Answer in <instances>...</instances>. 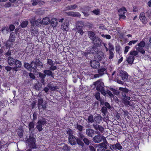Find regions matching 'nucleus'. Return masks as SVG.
Listing matches in <instances>:
<instances>
[{"label": "nucleus", "mask_w": 151, "mask_h": 151, "mask_svg": "<svg viewBox=\"0 0 151 151\" xmlns=\"http://www.w3.org/2000/svg\"><path fill=\"white\" fill-rule=\"evenodd\" d=\"M47 63L48 64L50 65V69L52 70H54L57 69V67L53 65L54 63L53 61L50 59H47Z\"/></svg>", "instance_id": "obj_12"}, {"label": "nucleus", "mask_w": 151, "mask_h": 151, "mask_svg": "<svg viewBox=\"0 0 151 151\" xmlns=\"http://www.w3.org/2000/svg\"><path fill=\"white\" fill-rule=\"evenodd\" d=\"M105 138L103 135H97L95 136L93 138V140L96 143L100 142L102 140H104Z\"/></svg>", "instance_id": "obj_8"}, {"label": "nucleus", "mask_w": 151, "mask_h": 151, "mask_svg": "<svg viewBox=\"0 0 151 151\" xmlns=\"http://www.w3.org/2000/svg\"><path fill=\"white\" fill-rule=\"evenodd\" d=\"M14 65H15V66L13 68V70L16 72L19 70L21 68L22 66V63L20 61L16 59Z\"/></svg>", "instance_id": "obj_7"}, {"label": "nucleus", "mask_w": 151, "mask_h": 151, "mask_svg": "<svg viewBox=\"0 0 151 151\" xmlns=\"http://www.w3.org/2000/svg\"><path fill=\"white\" fill-rule=\"evenodd\" d=\"M108 45L109 47V51H111V50H114V46L111 43H109Z\"/></svg>", "instance_id": "obj_44"}, {"label": "nucleus", "mask_w": 151, "mask_h": 151, "mask_svg": "<svg viewBox=\"0 0 151 151\" xmlns=\"http://www.w3.org/2000/svg\"><path fill=\"white\" fill-rule=\"evenodd\" d=\"M126 11V9L124 7H123L119 9V14H125Z\"/></svg>", "instance_id": "obj_32"}, {"label": "nucleus", "mask_w": 151, "mask_h": 151, "mask_svg": "<svg viewBox=\"0 0 151 151\" xmlns=\"http://www.w3.org/2000/svg\"><path fill=\"white\" fill-rule=\"evenodd\" d=\"M100 93L99 92L96 93L95 96L97 100L100 101L102 103V99H101L100 96Z\"/></svg>", "instance_id": "obj_37"}, {"label": "nucleus", "mask_w": 151, "mask_h": 151, "mask_svg": "<svg viewBox=\"0 0 151 151\" xmlns=\"http://www.w3.org/2000/svg\"><path fill=\"white\" fill-rule=\"evenodd\" d=\"M76 142L77 144L81 146H83L84 144L82 141L79 138L77 139Z\"/></svg>", "instance_id": "obj_42"}, {"label": "nucleus", "mask_w": 151, "mask_h": 151, "mask_svg": "<svg viewBox=\"0 0 151 151\" xmlns=\"http://www.w3.org/2000/svg\"><path fill=\"white\" fill-rule=\"evenodd\" d=\"M88 35L89 37L91 40L92 41L94 40L96 36L94 33L93 32L89 31L88 32Z\"/></svg>", "instance_id": "obj_30"}, {"label": "nucleus", "mask_w": 151, "mask_h": 151, "mask_svg": "<svg viewBox=\"0 0 151 151\" xmlns=\"http://www.w3.org/2000/svg\"><path fill=\"white\" fill-rule=\"evenodd\" d=\"M136 49L137 51L140 52L142 54H144L145 53V52L143 48H142L139 47H136Z\"/></svg>", "instance_id": "obj_41"}, {"label": "nucleus", "mask_w": 151, "mask_h": 151, "mask_svg": "<svg viewBox=\"0 0 151 151\" xmlns=\"http://www.w3.org/2000/svg\"><path fill=\"white\" fill-rule=\"evenodd\" d=\"M139 19L143 24H145L147 23V20L144 12H142L140 13L139 15Z\"/></svg>", "instance_id": "obj_18"}, {"label": "nucleus", "mask_w": 151, "mask_h": 151, "mask_svg": "<svg viewBox=\"0 0 151 151\" xmlns=\"http://www.w3.org/2000/svg\"><path fill=\"white\" fill-rule=\"evenodd\" d=\"M94 133V131L91 129H86V134L89 137H92Z\"/></svg>", "instance_id": "obj_22"}, {"label": "nucleus", "mask_w": 151, "mask_h": 151, "mask_svg": "<svg viewBox=\"0 0 151 151\" xmlns=\"http://www.w3.org/2000/svg\"><path fill=\"white\" fill-rule=\"evenodd\" d=\"M28 24V22L27 21H25L22 22L21 25L22 27H26Z\"/></svg>", "instance_id": "obj_43"}, {"label": "nucleus", "mask_w": 151, "mask_h": 151, "mask_svg": "<svg viewBox=\"0 0 151 151\" xmlns=\"http://www.w3.org/2000/svg\"><path fill=\"white\" fill-rule=\"evenodd\" d=\"M101 111L103 113V116H104L106 115V114L107 112V109L105 106H103L101 109Z\"/></svg>", "instance_id": "obj_35"}, {"label": "nucleus", "mask_w": 151, "mask_h": 151, "mask_svg": "<svg viewBox=\"0 0 151 151\" xmlns=\"http://www.w3.org/2000/svg\"><path fill=\"white\" fill-rule=\"evenodd\" d=\"M138 42V40H132L130 41L128 44V45L130 46L132 44H134Z\"/></svg>", "instance_id": "obj_50"}, {"label": "nucleus", "mask_w": 151, "mask_h": 151, "mask_svg": "<svg viewBox=\"0 0 151 151\" xmlns=\"http://www.w3.org/2000/svg\"><path fill=\"white\" fill-rule=\"evenodd\" d=\"M9 29L8 27H3L1 31L3 34L6 35L8 33Z\"/></svg>", "instance_id": "obj_34"}, {"label": "nucleus", "mask_w": 151, "mask_h": 151, "mask_svg": "<svg viewBox=\"0 0 151 151\" xmlns=\"http://www.w3.org/2000/svg\"><path fill=\"white\" fill-rule=\"evenodd\" d=\"M78 8L77 5L76 4H70L66 7V10H74Z\"/></svg>", "instance_id": "obj_24"}, {"label": "nucleus", "mask_w": 151, "mask_h": 151, "mask_svg": "<svg viewBox=\"0 0 151 151\" xmlns=\"http://www.w3.org/2000/svg\"><path fill=\"white\" fill-rule=\"evenodd\" d=\"M83 127L81 125L77 124L76 127V128L79 131H81L83 129Z\"/></svg>", "instance_id": "obj_52"}, {"label": "nucleus", "mask_w": 151, "mask_h": 151, "mask_svg": "<svg viewBox=\"0 0 151 151\" xmlns=\"http://www.w3.org/2000/svg\"><path fill=\"white\" fill-rule=\"evenodd\" d=\"M97 49L96 47H93L91 50V52L93 53H94L95 52H97Z\"/></svg>", "instance_id": "obj_58"}, {"label": "nucleus", "mask_w": 151, "mask_h": 151, "mask_svg": "<svg viewBox=\"0 0 151 151\" xmlns=\"http://www.w3.org/2000/svg\"><path fill=\"white\" fill-rule=\"evenodd\" d=\"M101 36L103 37H104V38L105 37L106 39H108V40L110 39L111 38V36L109 35H104V34H102L101 35Z\"/></svg>", "instance_id": "obj_48"}, {"label": "nucleus", "mask_w": 151, "mask_h": 151, "mask_svg": "<svg viewBox=\"0 0 151 151\" xmlns=\"http://www.w3.org/2000/svg\"><path fill=\"white\" fill-rule=\"evenodd\" d=\"M138 54V52L137 51H130L129 53L130 55H133L134 56L137 55Z\"/></svg>", "instance_id": "obj_45"}, {"label": "nucleus", "mask_w": 151, "mask_h": 151, "mask_svg": "<svg viewBox=\"0 0 151 151\" xmlns=\"http://www.w3.org/2000/svg\"><path fill=\"white\" fill-rule=\"evenodd\" d=\"M130 48V47H129V46H127L126 47L124 51V53H127L128 51Z\"/></svg>", "instance_id": "obj_64"}, {"label": "nucleus", "mask_w": 151, "mask_h": 151, "mask_svg": "<svg viewBox=\"0 0 151 151\" xmlns=\"http://www.w3.org/2000/svg\"><path fill=\"white\" fill-rule=\"evenodd\" d=\"M93 84L96 86V89L98 91L101 90V89L104 88V83L101 79L94 82Z\"/></svg>", "instance_id": "obj_5"}, {"label": "nucleus", "mask_w": 151, "mask_h": 151, "mask_svg": "<svg viewBox=\"0 0 151 151\" xmlns=\"http://www.w3.org/2000/svg\"><path fill=\"white\" fill-rule=\"evenodd\" d=\"M145 42L143 40L141 41L138 44H137L135 46V48L136 49V47H139L142 48L144 47L145 46Z\"/></svg>", "instance_id": "obj_33"}, {"label": "nucleus", "mask_w": 151, "mask_h": 151, "mask_svg": "<svg viewBox=\"0 0 151 151\" xmlns=\"http://www.w3.org/2000/svg\"><path fill=\"white\" fill-rule=\"evenodd\" d=\"M31 32L33 35H35L37 33L38 31L37 27H35L34 24H32L31 29Z\"/></svg>", "instance_id": "obj_27"}, {"label": "nucleus", "mask_w": 151, "mask_h": 151, "mask_svg": "<svg viewBox=\"0 0 151 151\" xmlns=\"http://www.w3.org/2000/svg\"><path fill=\"white\" fill-rule=\"evenodd\" d=\"M15 39V33L14 32H12L10 34L9 40L6 42L5 45L7 47H12L13 42Z\"/></svg>", "instance_id": "obj_1"}, {"label": "nucleus", "mask_w": 151, "mask_h": 151, "mask_svg": "<svg viewBox=\"0 0 151 151\" xmlns=\"http://www.w3.org/2000/svg\"><path fill=\"white\" fill-rule=\"evenodd\" d=\"M66 14L69 16L73 17H80L81 16V14L78 12L70 11L66 12Z\"/></svg>", "instance_id": "obj_13"}, {"label": "nucleus", "mask_w": 151, "mask_h": 151, "mask_svg": "<svg viewBox=\"0 0 151 151\" xmlns=\"http://www.w3.org/2000/svg\"><path fill=\"white\" fill-rule=\"evenodd\" d=\"M50 22V20L48 17H46L43 18L42 20V24L44 25H47Z\"/></svg>", "instance_id": "obj_28"}, {"label": "nucleus", "mask_w": 151, "mask_h": 151, "mask_svg": "<svg viewBox=\"0 0 151 151\" xmlns=\"http://www.w3.org/2000/svg\"><path fill=\"white\" fill-rule=\"evenodd\" d=\"M38 109L40 110L41 109H45L46 108V104L43 102L42 99H40L38 101Z\"/></svg>", "instance_id": "obj_6"}, {"label": "nucleus", "mask_w": 151, "mask_h": 151, "mask_svg": "<svg viewBox=\"0 0 151 151\" xmlns=\"http://www.w3.org/2000/svg\"><path fill=\"white\" fill-rule=\"evenodd\" d=\"M134 59V56L129 55L127 57V61L129 64H132L133 63Z\"/></svg>", "instance_id": "obj_25"}, {"label": "nucleus", "mask_w": 151, "mask_h": 151, "mask_svg": "<svg viewBox=\"0 0 151 151\" xmlns=\"http://www.w3.org/2000/svg\"><path fill=\"white\" fill-rule=\"evenodd\" d=\"M75 31L77 32L76 33H80L81 35H82L84 33V32L82 29H76V30Z\"/></svg>", "instance_id": "obj_49"}, {"label": "nucleus", "mask_w": 151, "mask_h": 151, "mask_svg": "<svg viewBox=\"0 0 151 151\" xmlns=\"http://www.w3.org/2000/svg\"><path fill=\"white\" fill-rule=\"evenodd\" d=\"M67 134L69 135V136L71 135H73L72 134H73V131L70 129H68L67 131Z\"/></svg>", "instance_id": "obj_55"}, {"label": "nucleus", "mask_w": 151, "mask_h": 151, "mask_svg": "<svg viewBox=\"0 0 151 151\" xmlns=\"http://www.w3.org/2000/svg\"><path fill=\"white\" fill-rule=\"evenodd\" d=\"M30 69L32 68L33 69H35L36 68V63L34 61H32L30 64Z\"/></svg>", "instance_id": "obj_39"}, {"label": "nucleus", "mask_w": 151, "mask_h": 151, "mask_svg": "<svg viewBox=\"0 0 151 151\" xmlns=\"http://www.w3.org/2000/svg\"><path fill=\"white\" fill-rule=\"evenodd\" d=\"M104 105L105 106V107H106L107 109H110L111 108L110 105L109 103L107 102H105V103Z\"/></svg>", "instance_id": "obj_63"}, {"label": "nucleus", "mask_w": 151, "mask_h": 151, "mask_svg": "<svg viewBox=\"0 0 151 151\" xmlns=\"http://www.w3.org/2000/svg\"><path fill=\"white\" fill-rule=\"evenodd\" d=\"M106 72V68L105 67H101L99 68L98 70V74H95L94 78H97L102 76Z\"/></svg>", "instance_id": "obj_3"}, {"label": "nucleus", "mask_w": 151, "mask_h": 151, "mask_svg": "<svg viewBox=\"0 0 151 151\" xmlns=\"http://www.w3.org/2000/svg\"><path fill=\"white\" fill-rule=\"evenodd\" d=\"M36 65H37L40 68H42L43 67L42 63L40 61V60L38 62H37Z\"/></svg>", "instance_id": "obj_54"}, {"label": "nucleus", "mask_w": 151, "mask_h": 151, "mask_svg": "<svg viewBox=\"0 0 151 151\" xmlns=\"http://www.w3.org/2000/svg\"><path fill=\"white\" fill-rule=\"evenodd\" d=\"M16 59L11 56H9L7 58V62L9 65L12 66L14 65Z\"/></svg>", "instance_id": "obj_15"}, {"label": "nucleus", "mask_w": 151, "mask_h": 151, "mask_svg": "<svg viewBox=\"0 0 151 151\" xmlns=\"http://www.w3.org/2000/svg\"><path fill=\"white\" fill-rule=\"evenodd\" d=\"M39 76L41 78L43 79L42 80L44 81L43 79L46 77V75L45 73H39ZM44 82V81H43Z\"/></svg>", "instance_id": "obj_59"}, {"label": "nucleus", "mask_w": 151, "mask_h": 151, "mask_svg": "<svg viewBox=\"0 0 151 151\" xmlns=\"http://www.w3.org/2000/svg\"><path fill=\"white\" fill-rule=\"evenodd\" d=\"M122 102L125 105L131 106L130 102L128 100H122Z\"/></svg>", "instance_id": "obj_47"}, {"label": "nucleus", "mask_w": 151, "mask_h": 151, "mask_svg": "<svg viewBox=\"0 0 151 151\" xmlns=\"http://www.w3.org/2000/svg\"><path fill=\"white\" fill-rule=\"evenodd\" d=\"M92 12L96 15H98L100 13L99 10L97 9V10H94L92 11Z\"/></svg>", "instance_id": "obj_62"}, {"label": "nucleus", "mask_w": 151, "mask_h": 151, "mask_svg": "<svg viewBox=\"0 0 151 151\" xmlns=\"http://www.w3.org/2000/svg\"><path fill=\"white\" fill-rule=\"evenodd\" d=\"M34 127V124L33 122H31L29 124V129L33 128Z\"/></svg>", "instance_id": "obj_60"}, {"label": "nucleus", "mask_w": 151, "mask_h": 151, "mask_svg": "<svg viewBox=\"0 0 151 151\" xmlns=\"http://www.w3.org/2000/svg\"><path fill=\"white\" fill-rule=\"evenodd\" d=\"M69 23L66 22L63 23L61 25V28L63 31H67L69 29Z\"/></svg>", "instance_id": "obj_17"}, {"label": "nucleus", "mask_w": 151, "mask_h": 151, "mask_svg": "<svg viewBox=\"0 0 151 151\" xmlns=\"http://www.w3.org/2000/svg\"><path fill=\"white\" fill-rule=\"evenodd\" d=\"M109 147H110V148L112 150L114 151V150L116 149L115 144V145L110 144V146Z\"/></svg>", "instance_id": "obj_57"}, {"label": "nucleus", "mask_w": 151, "mask_h": 151, "mask_svg": "<svg viewBox=\"0 0 151 151\" xmlns=\"http://www.w3.org/2000/svg\"><path fill=\"white\" fill-rule=\"evenodd\" d=\"M119 90L122 91L123 93H128L129 92V90L128 89L126 88H123L122 87H119Z\"/></svg>", "instance_id": "obj_40"}, {"label": "nucleus", "mask_w": 151, "mask_h": 151, "mask_svg": "<svg viewBox=\"0 0 151 151\" xmlns=\"http://www.w3.org/2000/svg\"><path fill=\"white\" fill-rule=\"evenodd\" d=\"M90 65L92 67L94 68H98L100 65L98 61L94 60L91 61Z\"/></svg>", "instance_id": "obj_19"}, {"label": "nucleus", "mask_w": 151, "mask_h": 151, "mask_svg": "<svg viewBox=\"0 0 151 151\" xmlns=\"http://www.w3.org/2000/svg\"><path fill=\"white\" fill-rule=\"evenodd\" d=\"M46 123V119H42L38 120L37 123L36 128L40 132L42 130V125H43Z\"/></svg>", "instance_id": "obj_4"}, {"label": "nucleus", "mask_w": 151, "mask_h": 151, "mask_svg": "<svg viewBox=\"0 0 151 151\" xmlns=\"http://www.w3.org/2000/svg\"><path fill=\"white\" fill-rule=\"evenodd\" d=\"M119 19H124L126 17V16L125 15V14H119Z\"/></svg>", "instance_id": "obj_61"}, {"label": "nucleus", "mask_w": 151, "mask_h": 151, "mask_svg": "<svg viewBox=\"0 0 151 151\" xmlns=\"http://www.w3.org/2000/svg\"><path fill=\"white\" fill-rule=\"evenodd\" d=\"M52 82H50L47 85V86L49 87V88L50 89L51 91H54L58 88V87L52 86Z\"/></svg>", "instance_id": "obj_31"}, {"label": "nucleus", "mask_w": 151, "mask_h": 151, "mask_svg": "<svg viewBox=\"0 0 151 151\" xmlns=\"http://www.w3.org/2000/svg\"><path fill=\"white\" fill-rule=\"evenodd\" d=\"M51 71H52V70H51L50 69V68H49V70H46L44 71L43 72L45 73L46 75L49 76H51L52 77H54V73L52 72Z\"/></svg>", "instance_id": "obj_23"}, {"label": "nucleus", "mask_w": 151, "mask_h": 151, "mask_svg": "<svg viewBox=\"0 0 151 151\" xmlns=\"http://www.w3.org/2000/svg\"><path fill=\"white\" fill-rule=\"evenodd\" d=\"M77 26L76 28L73 29V30H76L79 29H82L84 26V23L82 22L78 21L76 22Z\"/></svg>", "instance_id": "obj_21"}, {"label": "nucleus", "mask_w": 151, "mask_h": 151, "mask_svg": "<svg viewBox=\"0 0 151 151\" xmlns=\"http://www.w3.org/2000/svg\"><path fill=\"white\" fill-rule=\"evenodd\" d=\"M83 141L84 143L86 145H88L90 143L89 141L87 138H84L83 139Z\"/></svg>", "instance_id": "obj_56"}, {"label": "nucleus", "mask_w": 151, "mask_h": 151, "mask_svg": "<svg viewBox=\"0 0 151 151\" xmlns=\"http://www.w3.org/2000/svg\"><path fill=\"white\" fill-rule=\"evenodd\" d=\"M93 126L94 129L96 130H99L101 132H103L104 128L101 126L99 125L96 123V124H93Z\"/></svg>", "instance_id": "obj_20"}, {"label": "nucleus", "mask_w": 151, "mask_h": 151, "mask_svg": "<svg viewBox=\"0 0 151 151\" xmlns=\"http://www.w3.org/2000/svg\"><path fill=\"white\" fill-rule=\"evenodd\" d=\"M109 59H112L114 57V54L112 51H109Z\"/></svg>", "instance_id": "obj_53"}, {"label": "nucleus", "mask_w": 151, "mask_h": 151, "mask_svg": "<svg viewBox=\"0 0 151 151\" xmlns=\"http://www.w3.org/2000/svg\"><path fill=\"white\" fill-rule=\"evenodd\" d=\"M103 140L104 142L100 143L99 146L102 148L107 149L109 146V143L107 141L106 138H104Z\"/></svg>", "instance_id": "obj_14"}, {"label": "nucleus", "mask_w": 151, "mask_h": 151, "mask_svg": "<svg viewBox=\"0 0 151 151\" xmlns=\"http://www.w3.org/2000/svg\"><path fill=\"white\" fill-rule=\"evenodd\" d=\"M88 122L90 123H92L94 122V118L93 117V116L91 115L89 116L88 118Z\"/></svg>", "instance_id": "obj_36"}, {"label": "nucleus", "mask_w": 151, "mask_h": 151, "mask_svg": "<svg viewBox=\"0 0 151 151\" xmlns=\"http://www.w3.org/2000/svg\"><path fill=\"white\" fill-rule=\"evenodd\" d=\"M69 142L72 145H74L76 144L77 139L73 135H71L68 137Z\"/></svg>", "instance_id": "obj_16"}, {"label": "nucleus", "mask_w": 151, "mask_h": 151, "mask_svg": "<svg viewBox=\"0 0 151 151\" xmlns=\"http://www.w3.org/2000/svg\"><path fill=\"white\" fill-rule=\"evenodd\" d=\"M102 117L99 115L94 118V122H96V124H99L102 120Z\"/></svg>", "instance_id": "obj_26"}, {"label": "nucleus", "mask_w": 151, "mask_h": 151, "mask_svg": "<svg viewBox=\"0 0 151 151\" xmlns=\"http://www.w3.org/2000/svg\"><path fill=\"white\" fill-rule=\"evenodd\" d=\"M35 23L37 27V26H39L42 23V20L40 19H38L35 21Z\"/></svg>", "instance_id": "obj_38"}, {"label": "nucleus", "mask_w": 151, "mask_h": 151, "mask_svg": "<svg viewBox=\"0 0 151 151\" xmlns=\"http://www.w3.org/2000/svg\"><path fill=\"white\" fill-rule=\"evenodd\" d=\"M119 73L122 80L125 81L127 80L128 75L126 72L122 70H120Z\"/></svg>", "instance_id": "obj_10"}, {"label": "nucleus", "mask_w": 151, "mask_h": 151, "mask_svg": "<svg viewBox=\"0 0 151 151\" xmlns=\"http://www.w3.org/2000/svg\"><path fill=\"white\" fill-rule=\"evenodd\" d=\"M51 25L52 27H55L58 24V21L55 18H53L50 21Z\"/></svg>", "instance_id": "obj_29"}, {"label": "nucleus", "mask_w": 151, "mask_h": 151, "mask_svg": "<svg viewBox=\"0 0 151 151\" xmlns=\"http://www.w3.org/2000/svg\"><path fill=\"white\" fill-rule=\"evenodd\" d=\"M92 42L95 46L100 47L101 45L102 40L99 38L96 37Z\"/></svg>", "instance_id": "obj_11"}, {"label": "nucleus", "mask_w": 151, "mask_h": 151, "mask_svg": "<svg viewBox=\"0 0 151 151\" xmlns=\"http://www.w3.org/2000/svg\"><path fill=\"white\" fill-rule=\"evenodd\" d=\"M36 140L35 138L30 136L28 141V145L31 149L36 148V145L35 144Z\"/></svg>", "instance_id": "obj_2"}, {"label": "nucleus", "mask_w": 151, "mask_h": 151, "mask_svg": "<svg viewBox=\"0 0 151 151\" xmlns=\"http://www.w3.org/2000/svg\"><path fill=\"white\" fill-rule=\"evenodd\" d=\"M115 145L116 149L121 150L122 149V147L119 144L116 143L115 144Z\"/></svg>", "instance_id": "obj_46"}, {"label": "nucleus", "mask_w": 151, "mask_h": 151, "mask_svg": "<svg viewBox=\"0 0 151 151\" xmlns=\"http://www.w3.org/2000/svg\"><path fill=\"white\" fill-rule=\"evenodd\" d=\"M106 55L102 52H99L96 56V59L99 61L105 60Z\"/></svg>", "instance_id": "obj_9"}, {"label": "nucleus", "mask_w": 151, "mask_h": 151, "mask_svg": "<svg viewBox=\"0 0 151 151\" xmlns=\"http://www.w3.org/2000/svg\"><path fill=\"white\" fill-rule=\"evenodd\" d=\"M24 67L25 68L27 69L28 70H29L30 69V64L28 63H24Z\"/></svg>", "instance_id": "obj_51"}]
</instances>
